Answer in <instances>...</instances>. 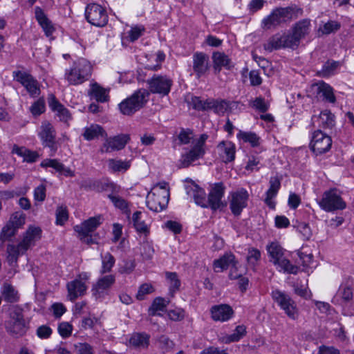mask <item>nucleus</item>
Returning a JSON list of instances; mask_svg holds the SVG:
<instances>
[{
	"label": "nucleus",
	"instance_id": "f257e3e1",
	"mask_svg": "<svg viewBox=\"0 0 354 354\" xmlns=\"http://www.w3.org/2000/svg\"><path fill=\"white\" fill-rule=\"evenodd\" d=\"M169 189L166 183L155 185L147 196V205L153 212H161L168 205Z\"/></svg>",
	"mask_w": 354,
	"mask_h": 354
},
{
	"label": "nucleus",
	"instance_id": "f03ea898",
	"mask_svg": "<svg viewBox=\"0 0 354 354\" xmlns=\"http://www.w3.org/2000/svg\"><path fill=\"white\" fill-rule=\"evenodd\" d=\"M92 66L84 59L75 62L70 70L65 73V78L70 84L77 85L86 81L91 75Z\"/></svg>",
	"mask_w": 354,
	"mask_h": 354
},
{
	"label": "nucleus",
	"instance_id": "7ed1b4c3",
	"mask_svg": "<svg viewBox=\"0 0 354 354\" xmlns=\"http://www.w3.org/2000/svg\"><path fill=\"white\" fill-rule=\"evenodd\" d=\"M149 93L145 89H139L119 104L120 112L125 115H131L141 109L147 103Z\"/></svg>",
	"mask_w": 354,
	"mask_h": 354
},
{
	"label": "nucleus",
	"instance_id": "20e7f679",
	"mask_svg": "<svg viewBox=\"0 0 354 354\" xmlns=\"http://www.w3.org/2000/svg\"><path fill=\"white\" fill-rule=\"evenodd\" d=\"M293 15L294 9L291 7L276 8L263 19L262 28L264 30L275 29L282 24L290 21Z\"/></svg>",
	"mask_w": 354,
	"mask_h": 354
},
{
	"label": "nucleus",
	"instance_id": "39448f33",
	"mask_svg": "<svg viewBox=\"0 0 354 354\" xmlns=\"http://www.w3.org/2000/svg\"><path fill=\"white\" fill-rule=\"evenodd\" d=\"M319 207L326 212L343 210L346 207V202L342 198L337 189H330L323 193L322 197L317 201Z\"/></svg>",
	"mask_w": 354,
	"mask_h": 354
},
{
	"label": "nucleus",
	"instance_id": "423d86ee",
	"mask_svg": "<svg viewBox=\"0 0 354 354\" xmlns=\"http://www.w3.org/2000/svg\"><path fill=\"white\" fill-rule=\"evenodd\" d=\"M39 136L42 145L50 149V155L53 156L57 151L59 144L56 140V131L51 123L44 121L40 126Z\"/></svg>",
	"mask_w": 354,
	"mask_h": 354
},
{
	"label": "nucleus",
	"instance_id": "0eeeda50",
	"mask_svg": "<svg viewBox=\"0 0 354 354\" xmlns=\"http://www.w3.org/2000/svg\"><path fill=\"white\" fill-rule=\"evenodd\" d=\"M85 17L88 23L97 27H104L108 23V15L102 6L92 3L85 9Z\"/></svg>",
	"mask_w": 354,
	"mask_h": 354
},
{
	"label": "nucleus",
	"instance_id": "6e6552de",
	"mask_svg": "<svg viewBox=\"0 0 354 354\" xmlns=\"http://www.w3.org/2000/svg\"><path fill=\"white\" fill-rule=\"evenodd\" d=\"M272 297L288 317L292 319L297 318L298 309L296 303L288 295L277 289L272 291Z\"/></svg>",
	"mask_w": 354,
	"mask_h": 354
},
{
	"label": "nucleus",
	"instance_id": "1a4fd4ad",
	"mask_svg": "<svg viewBox=\"0 0 354 354\" xmlns=\"http://www.w3.org/2000/svg\"><path fill=\"white\" fill-rule=\"evenodd\" d=\"M88 278V274L83 272L80 274L75 280L67 283L68 297L70 301H73L86 293L87 286L85 282Z\"/></svg>",
	"mask_w": 354,
	"mask_h": 354
},
{
	"label": "nucleus",
	"instance_id": "9d476101",
	"mask_svg": "<svg viewBox=\"0 0 354 354\" xmlns=\"http://www.w3.org/2000/svg\"><path fill=\"white\" fill-rule=\"evenodd\" d=\"M331 145L332 139L329 136L323 133L321 130L315 131L313 133L310 147L316 155L327 152L330 149Z\"/></svg>",
	"mask_w": 354,
	"mask_h": 354
},
{
	"label": "nucleus",
	"instance_id": "9b49d317",
	"mask_svg": "<svg viewBox=\"0 0 354 354\" xmlns=\"http://www.w3.org/2000/svg\"><path fill=\"white\" fill-rule=\"evenodd\" d=\"M147 84L151 93L167 95L170 91L173 82L165 75H153L147 80Z\"/></svg>",
	"mask_w": 354,
	"mask_h": 354
},
{
	"label": "nucleus",
	"instance_id": "f8f14e48",
	"mask_svg": "<svg viewBox=\"0 0 354 354\" xmlns=\"http://www.w3.org/2000/svg\"><path fill=\"white\" fill-rule=\"evenodd\" d=\"M225 187L223 183H216L211 186L208 198L207 199V207L216 210L225 206L222 202Z\"/></svg>",
	"mask_w": 354,
	"mask_h": 354
},
{
	"label": "nucleus",
	"instance_id": "ddd939ff",
	"mask_svg": "<svg viewBox=\"0 0 354 354\" xmlns=\"http://www.w3.org/2000/svg\"><path fill=\"white\" fill-rule=\"evenodd\" d=\"M338 295L341 298L344 314L346 315H354V290L350 286H340Z\"/></svg>",
	"mask_w": 354,
	"mask_h": 354
},
{
	"label": "nucleus",
	"instance_id": "4468645a",
	"mask_svg": "<svg viewBox=\"0 0 354 354\" xmlns=\"http://www.w3.org/2000/svg\"><path fill=\"white\" fill-rule=\"evenodd\" d=\"M249 194L246 189L241 188L231 194L230 207L235 216L241 214L242 210L247 206Z\"/></svg>",
	"mask_w": 354,
	"mask_h": 354
},
{
	"label": "nucleus",
	"instance_id": "2eb2a0df",
	"mask_svg": "<svg viewBox=\"0 0 354 354\" xmlns=\"http://www.w3.org/2000/svg\"><path fill=\"white\" fill-rule=\"evenodd\" d=\"M130 140L129 134H120L107 138L100 149L102 153H108L113 151L122 149Z\"/></svg>",
	"mask_w": 354,
	"mask_h": 354
},
{
	"label": "nucleus",
	"instance_id": "dca6fc26",
	"mask_svg": "<svg viewBox=\"0 0 354 354\" xmlns=\"http://www.w3.org/2000/svg\"><path fill=\"white\" fill-rule=\"evenodd\" d=\"M115 277L113 274L105 275L100 277L93 286L92 291L96 298L103 297L107 294V291L114 284Z\"/></svg>",
	"mask_w": 354,
	"mask_h": 354
},
{
	"label": "nucleus",
	"instance_id": "f3484780",
	"mask_svg": "<svg viewBox=\"0 0 354 354\" xmlns=\"http://www.w3.org/2000/svg\"><path fill=\"white\" fill-rule=\"evenodd\" d=\"M212 318L216 322H226L234 314L232 308L227 304L215 305L210 310Z\"/></svg>",
	"mask_w": 354,
	"mask_h": 354
},
{
	"label": "nucleus",
	"instance_id": "a211bd4d",
	"mask_svg": "<svg viewBox=\"0 0 354 354\" xmlns=\"http://www.w3.org/2000/svg\"><path fill=\"white\" fill-rule=\"evenodd\" d=\"M209 69V57L203 53H196L193 55V70L198 78Z\"/></svg>",
	"mask_w": 354,
	"mask_h": 354
},
{
	"label": "nucleus",
	"instance_id": "6ab92c4d",
	"mask_svg": "<svg viewBox=\"0 0 354 354\" xmlns=\"http://www.w3.org/2000/svg\"><path fill=\"white\" fill-rule=\"evenodd\" d=\"M185 189L187 194L194 198L196 204L207 207L206 194L202 188L192 181L190 184L186 185Z\"/></svg>",
	"mask_w": 354,
	"mask_h": 354
},
{
	"label": "nucleus",
	"instance_id": "aec40b11",
	"mask_svg": "<svg viewBox=\"0 0 354 354\" xmlns=\"http://www.w3.org/2000/svg\"><path fill=\"white\" fill-rule=\"evenodd\" d=\"M41 230L38 227H30L25 232L22 241L19 243L22 250L27 251L41 238Z\"/></svg>",
	"mask_w": 354,
	"mask_h": 354
},
{
	"label": "nucleus",
	"instance_id": "412c9836",
	"mask_svg": "<svg viewBox=\"0 0 354 354\" xmlns=\"http://www.w3.org/2000/svg\"><path fill=\"white\" fill-rule=\"evenodd\" d=\"M205 153V149L199 147L194 146L189 152L183 154L180 159V167H187L191 163L200 158Z\"/></svg>",
	"mask_w": 354,
	"mask_h": 354
},
{
	"label": "nucleus",
	"instance_id": "4be33fe9",
	"mask_svg": "<svg viewBox=\"0 0 354 354\" xmlns=\"http://www.w3.org/2000/svg\"><path fill=\"white\" fill-rule=\"evenodd\" d=\"M270 187L266 192V197L264 200L267 205L271 209L275 207V203L272 199L276 196L281 187V179L278 176L271 177L269 181Z\"/></svg>",
	"mask_w": 354,
	"mask_h": 354
},
{
	"label": "nucleus",
	"instance_id": "5701e85b",
	"mask_svg": "<svg viewBox=\"0 0 354 354\" xmlns=\"http://www.w3.org/2000/svg\"><path fill=\"white\" fill-rule=\"evenodd\" d=\"M26 252L19 247V244L17 245L8 244L6 248V261L9 266L16 268L18 266L17 261L19 255L24 254ZM16 272L17 270L14 269V273Z\"/></svg>",
	"mask_w": 354,
	"mask_h": 354
},
{
	"label": "nucleus",
	"instance_id": "b1692460",
	"mask_svg": "<svg viewBox=\"0 0 354 354\" xmlns=\"http://www.w3.org/2000/svg\"><path fill=\"white\" fill-rule=\"evenodd\" d=\"M237 261L232 253H225L218 259L214 261V269L216 272H222L227 270L230 266L236 268Z\"/></svg>",
	"mask_w": 354,
	"mask_h": 354
},
{
	"label": "nucleus",
	"instance_id": "393cba45",
	"mask_svg": "<svg viewBox=\"0 0 354 354\" xmlns=\"http://www.w3.org/2000/svg\"><path fill=\"white\" fill-rule=\"evenodd\" d=\"M313 123L324 129H331L335 124V115L328 110L322 111L319 116L313 118Z\"/></svg>",
	"mask_w": 354,
	"mask_h": 354
},
{
	"label": "nucleus",
	"instance_id": "a878e982",
	"mask_svg": "<svg viewBox=\"0 0 354 354\" xmlns=\"http://www.w3.org/2000/svg\"><path fill=\"white\" fill-rule=\"evenodd\" d=\"M220 156L225 162H232L235 158V146L230 141H222L218 145Z\"/></svg>",
	"mask_w": 354,
	"mask_h": 354
},
{
	"label": "nucleus",
	"instance_id": "bb28decb",
	"mask_svg": "<svg viewBox=\"0 0 354 354\" xmlns=\"http://www.w3.org/2000/svg\"><path fill=\"white\" fill-rule=\"evenodd\" d=\"M35 18L39 25L42 27L46 35L50 36L53 34L55 28L51 21L48 19L43 10L40 7H36L35 9Z\"/></svg>",
	"mask_w": 354,
	"mask_h": 354
},
{
	"label": "nucleus",
	"instance_id": "cd10ccee",
	"mask_svg": "<svg viewBox=\"0 0 354 354\" xmlns=\"http://www.w3.org/2000/svg\"><path fill=\"white\" fill-rule=\"evenodd\" d=\"M8 333L15 337L23 336L27 331L25 320L8 321L6 326Z\"/></svg>",
	"mask_w": 354,
	"mask_h": 354
},
{
	"label": "nucleus",
	"instance_id": "c85d7f7f",
	"mask_svg": "<svg viewBox=\"0 0 354 354\" xmlns=\"http://www.w3.org/2000/svg\"><path fill=\"white\" fill-rule=\"evenodd\" d=\"M313 88L316 89L317 94L322 96L328 102L335 103L336 98L333 94L332 87L324 82H319L313 84Z\"/></svg>",
	"mask_w": 354,
	"mask_h": 354
},
{
	"label": "nucleus",
	"instance_id": "c756f323",
	"mask_svg": "<svg viewBox=\"0 0 354 354\" xmlns=\"http://www.w3.org/2000/svg\"><path fill=\"white\" fill-rule=\"evenodd\" d=\"M100 216L91 217L81 225L75 226L74 229L78 234L91 233L100 225Z\"/></svg>",
	"mask_w": 354,
	"mask_h": 354
},
{
	"label": "nucleus",
	"instance_id": "7c9ffc66",
	"mask_svg": "<svg viewBox=\"0 0 354 354\" xmlns=\"http://www.w3.org/2000/svg\"><path fill=\"white\" fill-rule=\"evenodd\" d=\"M12 153L22 157L24 161L28 162H34L39 158V154L37 151H31L25 147H19L17 145H13Z\"/></svg>",
	"mask_w": 354,
	"mask_h": 354
},
{
	"label": "nucleus",
	"instance_id": "2f4dec72",
	"mask_svg": "<svg viewBox=\"0 0 354 354\" xmlns=\"http://www.w3.org/2000/svg\"><path fill=\"white\" fill-rule=\"evenodd\" d=\"M212 59L214 63V69L216 73H220L221 67H225L227 69H230L231 67L230 59L223 53H214L212 55Z\"/></svg>",
	"mask_w": 354,
	"mask_h": 354
},
{
	"label": "nucleus",
	"instance_id": "473e14b6",
	"mask_svg": "<svg viewBox=\"0 0 354 354\" xmlns=\"http://www.w3.org/2000/svg\"><path fill=\"white\" fill-rule=\"evenodd\" d=\"M88 93L91 99H94L99 102H105L109 98L106 91L97 83H93L91 85Z\"/></svg>",
	"mask_w": 354,
	"mask_h": 354
},
{
	"label": "nucleus",
	"instance_id": "72a5a7b5",
	"mask_svg": "<svg viewBox=\"0 0 354 354\" xmlns=\"http://www.w3.org/2000/svg\"><path fill=\"white\" fill-rule=\"evenodd\" d=\"M1 292L3 299L7 302L15 303L19 300L18 292L10 283H4Z\"/></svg>",
	"mask_w": 354,
	"mask_h": 354
},
{
	"label": "nucleus",
	"instance_id": "f704fd0d",
	"mask_svg": "<svg viewBox=\"0 0 354 354\" xmlns=\"http://www.w3.org/2000/svg\"><path fill=\"white\" fill-rule=\"evenodd\" d=\"M267 250L271 258L270 261L274 265H277V263L283 258V249L278 243L272 242L267 246Z\"/></svg>",
	"mask_w": 354,
	"mask_h": 354
},
{
	"label": "nucleus",
	"instance_id": "c9c22d12",
	"mask_svg": "<svg viewBox=\"0 0 354 354\" xmlns=\"http://www.w3.org/2000/svg\"><path fill=\"white\" fill-rule=\"evenodd\" d=\"M149 335L146 333H134L129 339V344L138 348H146L149 344Z\"/></svg>",
	"mask_w": 354,
	"mask_h": 354
},
{
	"label": "nucleus",
	"instance_id": "e433bc0d",
	"mask_svg": "<svg viewBox=\"0 0 354 354\" xmlns=\"http://www.w3.org/2000/svg\"><path fill=\"white\" fill-rule=\"evenodd\" d=\"M310 21L304 19L297 22L292 28V32L296 36V38L300 41L309 31Z\"/></svg>",
	"mask_w": 354,
	"mask_h": 354
},
{
	"label": "nucleus",
	"instance_id": "4c0bfd02",
	"mask_svg": "<svg viewBox=\"0 0 354 354\" xmlns=\"http://www.w3.org/2000/svg\"><path fill=\"white\" fill-rule=\"evenodd\" d=\"M282 35L275 34L269 38L268 41L264 44L263 48L266 50L272 52L283 48Z\"/></svg>",
	"mask_w": 354,
	"mask_h": 354
},
{
	"label": "nucleus",
	"instance_id": "58836bf2",
	"mask_svg": "<svg viewBox=\"0 0 354 354\" xmlns=\"http://www.w3.org/2000/svg\"><path fill=\"white\" fill-rule=\"evenodd\" d=\"M105 131L102 127L97 124L91 125L90 127L86 128L84 131L83 136L87 140H91L97 138L99 136H106Z\"/></svg>",
	"mask_w": 354,
	"mask_h": 354
},
{
	"label": "nucleus",
	"instance_id": "ea45409f",
	"mask_svg": "<svg viewBox=\"0 0 354 354\" xmlns=\"http://www.w3.org/2000/svg\"><path fill=\"white\" fill-rule=\"evenodd\" d=\"M169 301L162 297L156 298L149 308V314L152 316L160 315V311H164L169 304Z\"/></svg>",
	"mask_w": 354,
	"mask_h": 354
},
{
	"label": "nucleus",
	"instance_id": "a19ab883",
	"mask_svg": "<svg viewBox=\"0 0 354 354\" xmlns=\"http://www.w3.org/2000/svg\"><path fill=\"white\" fill-rule=\"evenodd\" d=\"M108 167L113 172L126 171L130 167L129 161L109 159Z\"/></svg>",
	"mask_w": 354,
	"mask_h": 354
},
{
	"label": "nucleus",
	"instance_id": "79ce46f5",
	"mask_svg": "<svg viewBox=\"0 0 354 354\" xmlns=\"http://www.w3.org/2000/svg\"><path fill=\"white\" fill-rule=\"evenodd\" d=\"M12 76L14 80L21 84L25 88H26L29 84L33 82L35 79L30 73L21 71H13Z\"/></svg>",
	"mask_w": 354,
	"mask_h": 354
},
{
	"label": "nucleus",
	"instance_id": "37998d69",
	"mask_svg": "<svg viewBox=\"0 0 354 354\" xmlns=\"http://www.w3.org/2000/svg\"><path fill=\"white\" fill-rule=\"evenodd\" d=\"M108 198L111 200L116 208L120 209L123 212L127 214L129 212V203L125 199L115 194H109Z\"/></svg>",
	"mask_w": 354,
	"mask_h": 354
},
{
	"label": "nucleus",
	"instance_id": "c03bdc74",
	"mask_svg": "<svg viewBox=\"0 0 354 354\" xmlns=\"http://www.w3.org/2000/svg\"><path fill=\"white\" fill-rule=\"evenodd\" d=\"M238 138L243 140L245 142H249L252 147H255L259 145V137L252 132L240 131L237 135Z\"/></svg>",
	"mask_w": 354,
	"mask_h": 354
},
{
	"label": "nucleus",
	"instance_id": "a18cd8bd",
	"mask_svg": "<svg viewBox=\"0 0 354 354\" xmlns=\"http://www.w3.org/2000/svg\"><path fill=\"white\" fill-rule=\"evenodd\" d=\"M339 66V62L335 61L326 62L321 71H317V74L319 77H328L334 73V71Z\"/></svg>",
	"mask_w": 354,
	"mask_h": 354
},
{
	"label": "nucleus",
	"instance_id": "49530a36",
	"mask_svg": "<svg viewBox=\"0 0 354 354\" xmlns=\"http://www.w3.org/2000/svg\"><path fill=\"white\" fill-rule=\"evenodd\" d=\"M165 276L169 283V292L173 295L175 292L179 290L180 281L176 272H167Z\"/></svg>",
	"mask_w": 354,
	"mask_h": 354
},
{
	"label": "nucleus",
	"instance_id": "de8ad7c7",
	"mask_svg": "<svg viewBox=\"0 0 354 354\" xmlns=\"http://www.w3.org/2000/svg\"><path fill=\"white\" fill-rule=\"evenodd\" d=\"M102 266L100 273L103 274L111 270L115 263V259L111 253L107 252L104 256L102 257Z\"/></svg>",
	"mask_w": 354,
	"mask_h": 354
},
{
	"label": "nucleus",
	"instance_id": "09e8293b",
	"mask_svg": "<svg viewBox=\"0 0 354 354\" xmlns=\"http://www.w3.org/2000/svg\"><path fill=\"white\" fill-rule=\"evenodd\" d=\"M283 48H290L295 49L299 45V41L296 38L292 32L284 33L282 35Z\"/></svg>",
	"mask_w": 354,
	"mask_h": 354
},
{
	"label": "nucleus",
	"instance_id": "8fccbe9b",
	"mask_svg": "<svg viewBox=\"0 0 354 354\" xmlns=\"http://www.w3.org/2000/svg\"><path fill=\"white\" fill-rule=\"evenodd\" d=\"M25 215L22 212H15L14 213L9 221L8 222L11 226L15 227V228L17 230L25 223Z\"/></svg>",
	"mask_w": 354,
	"mask_h": 354
},
{
	"label": "nucleus",
	"instance_id": "3c124183",
	"mask_svg": "<svg viewBox=\"0 0 354 354\" xmlns=\"http://www.w3.org/2000/svg\"><path fill=\"white\" fill-rule=\"evenodd\" d=\"M141 212H136L132 216L133 225L136 230L140 232L146 233L148 232V227L144 221L140 220Z\"/></svg>",
	"mask_w": 354,
	"mask_h": 354
},
{
	"label": "nucleus",
	"instance_id": "603ef678",
	"mask_svg": "<svg viewBox=\"0 0 354 354\" xmlns=\"http://www.w3.org/2000/svg\"><path fill=\"white\" fill-rule=\"evenodd\" d=\"M17 230L15 227L11 226L8 223L3 227L0 233V240L1 242L10 240L15 235Z\"/></svg>",
	"mask_w": 354,
	"mask_h": 354
},
{
	"label": "nucleus",
	"instance_id": "864d4df0",
	"mask_svg": "<svg viewBox=\"0 0 354 354\" xmlns=\"http://www.w3.org/2000/svg\"><path fill=\"white\" fill-rule=\"evenodd\" d=\"M277 265L280 266L284 272H286L290 274H297L299 270V267L292 265L289 260L282 258L281 260H279Z\"/></svg>",
	"mask_w": 354,
	"mask_h": 354
},
{
	"label": "nucleus",
	"instance_id": "5fc2aeb1",
	"mask_svg": "<svg viewBox=\"0 0 354 354\" xmlns=\"http://www.w3.org/2000/svg\"><path fill=\"white\" fill-rule=\"evenodd\" d=\"M245 327L243 325H239L236 327L234 333H232V335H229L227 337V340L225 341V342L230 343L233 342H237L245 335Z\"/></svg>",
	"mask_w": 354,
	"mask_h": 354
},
{
	"label": "nucleus",
	"instance_id": "6e6d98bb",
	"mask_svg": "<svg viewBox=\"0 0 354 354\" xmlns=\"http://www.w3.org/2000/svg\"><path fill=\"white\" fill-rule=\"evenodd\" d=\"M250 106L262 113L266 112L269 108V104L261 97H258L253 101H250Z\"/></svg>",
	"mask_w": 354,
	"mask_h": 354
},
{
	"label": "nucleus",
	"instance_id": "4d7b16f0",
	"mask_svg": "<svg viewBox=\"0 0 354 354\" xmlns=\"http://www.w3.org/2000/svg\"><path fill=\"white\" fill-rule=\"evenodd\" d=\"M340 28L339 23L330 21L324 24L323 26L319 27V32H322V35H328L333 32L337 31Z\"/></svg>",
	"mask_w": 354,
	"mask_h": 354
},
{
	"label": "nucleus",
	"instance_id": "13d9d810",
	"mask_svg": "<svg viewBox=\"0 0 354 354\" xmlns=\"http://www.w3.org/2000/svg\"><path fill=\"white\" fill-rule=\"evenodd\" d=\"M41 166L42 167H52L58 172H62L64 169V165L56 159H46L41 162Z\"/></svg>",
	"mask_w": 354,
	"mask_h": 354
},
{
	"label": "nucleus",
	"instance_id": "bf43d9fd",
	"mask_svg": "<svg viewBox=\"0 0 354 354\" xmlns=\"http://www.w3.org/2000/svg\"><path fill=\"white\" fill-rule=\"evenodd\" d=\"M68 214L66 207H58L56 210V223L63 225L68 220Z\"/></svg>",
	"mask_w": 354,
	"mask_h": 354
},
{
	"label": "nucleus",
	"instance_id": "052dcab7",
	"mask_svg": "<svg viewBox=\"0 0 354 354\" xmlns=\"http://www.w3.org/2000/svg\"><path fill=\"white\" fill-rule=\"evenodd\" d=\"M229 277L231 279H236L238 278L239 279L238 284H239V287L242 292H245L247 290L248 283H249V280L248 278L243 277L241 274H239V275L234 274L232 269L231 270V271L229 274Z\"/></svg>",
	"mask_w": 354,
	"mask_h": 354
},
{
	"label": "nucleus",
	"instance_id": "680f3d73",
	"mask_svg": "<svg viewBox=\"0 0 354 354\" xmlns=\"http://www.w3.org/2000/svg\"><path fill=\"white\" fill-rule=\"evenodd\" d=\"M261 258V252L259 250L256 248H250L248 250V253L247 255V261L249 264L252 266H255L257 261Z\"/></svg>",
	"mask_w": 354,
	"mask_h": 354
},
{
	"label": "nucleus",
	"instance_id": "e2e57ef3",
	"mask_svg": "<svg viewBox=\"0 0 354 354\" xmlns=\"http://www.w3.org/2000/svg\"><path fill=\"white\" fill-rule=\"evenodd\" d=\"M230 102L224 100H215V104L214 106V111L215 113L218 114H223L230 106Z\"/></svg>",
	"mask_w": 354,
	"mask_h": 354
},
{
	"label": "nucleus",
	"instance_id": "0e129e2a",
	"mask_svg": "<svg viewBox=\"0 0 354 354\" xmlns=\"http://www.w3.org/2000/svg\"><path fill=\"white\" fill-rule=\"evenodd\" d=\"M73 326L68 322H62L58 326V332L63 338H66L71 335Z\"/></svg>",
	"mask_w": 354,
	"mask_h": 354
},
{
	"label": "nucleus",
	"instance_id": "69168bd1",
	"mask_svg": "<svg viewBox=\"0 0 354 354\" xmlns=\"http://www.w3.org/2000/svg\"><path fill=\"white\" fill-rule=\"evenodd\" d=\"M153 291L154 288L151 284L144 283L140 286L136 297L139 300H142L146 295L150 294Z\"/></svg>",
	"mask_w": 354,
	"mask_h": 354
},
{
	"label": "nucleus",
	"instance_id": "338daca9",
	"mask_svg": "<svg viewBox=\"0 0 354 354\" xmlns=\"http://www.w3.org/2000/svg\"><path fill=\"white\" fill-rule=\"evenodd\" d=\"M145 28L143 26H136L132 27L129 32V37L131 41L137 40L143 33Z\"/></svg>",
	"mask_w": 354,
	"mask_h": 354
},
{
	"label": "nucleus",
	"instance_id": "774afa93",
	"mask_svg": "<svg viewBox=\"0 0 354 354\" xmlns=\"http://www.w3.org/2000/svg\"><path fill=\"white\" fill-rule=\"evenodd\" d=\"M74 347L77 354H93V347L88 343H78Z\"/></svg>",
	"mask_w": 354,
	"mask_h": 354
}]
</instances>
